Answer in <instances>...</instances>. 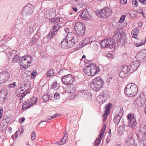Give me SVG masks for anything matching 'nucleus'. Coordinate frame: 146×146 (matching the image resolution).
Returning a JSON list of instances; mask_svg holds the SVG:
<instances>
[{"label":"nucleus","mask_w":146,"mask_h":146,"mask_svg":"<svg viewBox=\"0 0 146 146\" xmlns=\"http://www.w3.org/2000/svg\"><path fill=\"white\" fill-rule=\"evenodd\" d=\"M78 41V38L76 35L72 36L70 39H69V37H65L59 44V45L63 48L66 49L70 48L74 46L76 43Z\"/></svg>","instance_id":"obj_1"},{"label":"nucleus","mask_w":146,"mask_h":146,"mask_svg":"<svg viewBox=\"0 0 146 146\" xmlns=\"http://www.w3.org/2000/svg\"><path fill=\"white\" fill-rule=\"evenodd\" d=\"M99 71V67L94 64H89L84 69V73L88 76H94Z\"/></svg>","instance_id":"obj_2"},{"label":"nucleus","mask_w":146,"mask_h":146,"mask_svg":"<svg viewBox=\"0 0 146 146\" xmlns=\"http://www.w3.org/2000/svg\"><path fill=\"white\" fill-rule=\"evenodd\" d=\"M138 91L137 86L135 84L131 83L128 84L124 90L125 94L129 97H133L137 93Z\"/></svg>","instance_id":"obj_3"},{"label":"nucleus","mask_w":146,"mask_h":146,"mask_svg":"<svg viewBox=\"0 0 146 146\" xmlns=\"http://www.w3.org/2000/svg\"><path fill=\"white\" fill-rule=\"evenodd\" d=\"M32 61V57L26 55L20 57L18 62L21 69L23 70L27 68L30 66V64Z\"/></svg>","instance_id":"obj_4"},{"label":"nucleus","mask_w":146,"mask_h":146,"mask_svg":"<svg viewBox=\"0 0 146 146\" xmlns=\"http://www.w3.org/2000/svg\"><path fill=\"white\" fill-rule=\"evenodd\" d=\"M104 83L102 79L98 76L92 80L90 86L94 91H97L102 88Z\"/></svg>","instance_id":"obj_5"},{"label":"nucleus","mask_w":146,"mask_h":146,"mask_svg":"<svg viewBox=\"0 0 146 146\" xmlns=\"http://www.w3.org/2000/svg\"><path fill=\"white\" fill-rule=\"evenodd\" d=\"M74 29L79 36H82L84 35L85 31V25L82 23H77L75 24Z\"/></svg>","instance_id":"obj_6"},{"label":"nucleus","mask_w":146,"mask_h":146,"mask_svg":"<svg viewBox=\"0 0 146 146\" xmlns=\"http://www.w3.org/2000/svg\"><path fill=\"white\" fill-rule=\"evenodd\" d=\"M115 116L113 119L114 122L116 124H118L123 115V111L120 108H114Z\"/></svg>","instance_id":"obj_7"},{"label":"nucleus","mask_w":146,"mask_h":146,"mask_svg":"<svg viewBox=\"0 0 146 146\" xmlns=\"http://www.w3.org/2000/svg\"><path fill=\"white\" fill-rule=\"evenodd\" d=\"M35 8L34 6L29 3L25 6L22 11V14L23 16H27L31 14L33 12Z\"/></svg>","instance_id":"obj_8"},{"label":"nucleus","mask_w":146,"mask_h":146,"mask_svg":"<svg viewBox=\"0 0 146 146\" xmlns=\"http://www.w3.org/2000/svg\"><path fill=\"white\" fill-rule=\"evenodd\" d=\"M60 27V26L58 24L54 25L51 29L47 37L49 39H51L54 37L57 34Z\"/></svg>","instance_id":"obj_9"},{"label":"nucleus","mask_w":146,"mask_h":146,"mask_svg":"<svg viewBox=\"0 0 146 146\" xmlns=\"http://www.w3.org/2000/svg\"><path fill=\"white\" fill-rule=\"evenodd\" d=\"M86 100H88L91 98V94L90 92L88 90H80L78 92V94ZM76 95H78L76 94Z\"/></svg>","instance_id":"obj_10"},{"label":"nucleus","mask_w":146,"mask_h":146,"mask_svg":"<svg viewBox=\"0 0 146 146\" xmlns=\"http://www.w3.org/2000/svg\"><path fill=\"white\" fill-rule=\"evenodd\" d=\"M62 80L63 83L64 84H71L73 82L74 79L71 74H69L63 76Z\"/></svg>","instance_id":"obj_11"},{"label":"nucleus","mask_w":146,"mask_h":146,"mask_svg":"<svg viewBox=\"0 0 146 146\" xmlns=\"http://www.w3.org/2000/svg\"><path fill=\"white\" fill-rule=\"evenodd\" d=\"M37 101L36 98L34 97L28 100L27 101L24 102L23 105L22 109L26 110L29 108L33 104L36 103Z\"/></svg>","instance_id":"obj_12"},{"label":"nucleus","mask_w":146,"mask_h":146,"mask_svg":"<svg viewBox=\"0 0 146 146\" xmlns=\"http://www.w3.org/2000/svg\"><path fill=\"white\" fill-rule=\"evenodd\" d=\"M130 71L131 72H132L131 69L129 68L127 66H124L119 73V76L122 78H125L127 76Z\"/></svg>","instance_id":"obj_13"},{"label":"nucleus","mask_w":146,"mask_h":146,"mask_svg":"<svg viewBox=\"0 0 146 146\" xmlns=\"http://www.w3.org/2000/svg\"><path fill=\"white\" fill-rule=\"evenodd\" d=\"M136 57L140 62L144 61L146 59V49H143L139 51L137 54Z\"/></svg>","instance_id":"obj_14"},{"label":"nucleus","mask_w":146,"mask_h":146,"mask_svg":"<svg viewBox=\"0 0 146 146\" xmlns=\"http://www.w3.org/2000/svg\"><path fill=\"white\" fill-rule=\"evenodd\" d=\"M44 13L45 17L49 19H52L56 14L54 9L51 8L46 10Z\"/></svg>","instance_id":"obj_15"},{"label":"nucleus","mask_w":146,"mask_h":146,"mask_svg":"<svg viewBox=\"0 0 146 146\" xmlns=\"http://www.w3.org/2000/svg\"><path fill=\"white\" fill-rule=\"evenodd\" d=\"M127 118L129 120L128 125L130 127H134L137 124V122L133 115L131 113H129L127 115Z\"/></svg>","instance_id":"obj_16"},{"label":"nucleus","mask_w":146,"mask_h":146,"mask_svg":"<svg viewBox=\"0 0 146 146\" xmlns=\"http://www.w3.org/2000/svg\"><path fill=\"white\" fill-rule=\"evenodd\" d=\"M145 100L144 97H141V96L137 97L133 104L136 106L141 107L144 105Z\"/></svg>","instance_id":"obj_17"},{"label":"nucleus","mask_w":146,"mask_h":146,"mask_svg":"<svg viewBox=\"0 0 146 146\" xmlns=\"http://www.w3.org/2000/svg\"><path fill=\"white\" fill-rule=\"evenodd\" d=\"M106 128V125L104 124L101 130V132L100 133L98 138L96 139L95 141V145L98 146L99 145L102 139L105 131Z\"/></svg>","instance_id":"obj_18"},{"label":"nucleus","mask_w":146,"mask_h":146,"mask_svg":"<svg viewBox=\"0 0 146 146\" xmlns=\"http://www.w3.org/2000/svg\"><path fill=\"white\" fill-rule=\"evenodd\" d=\"M110 15V9L108 8L105 7L99 12L98 17L102 18H106Z\"/></svg>","instance_id":"obj_19"},{"label":"nucleus","mask_w":146,"mask_h":146,"mask_svg":"<svg viewBox=\"0 0 146 146\" xmlns=\"http://www.w3.org/2000/svg\"><path fill=\"white\" fill-rule=\"evenodd\" d=\"M79 16L84 20L90 19L91 15L89 14L86 9H85L80 13Z\"/></svg>","instance_id":"obj_20"},{"label":"nucleus","mask_w":146,"mask_h":146,"mask_svg":"<svg viewBox=\"0 0 146 146\" xmlns=\"http://www.w3.org/2000/svg\"><path fill=\"white\" fill-rule=\"evenodd\" d=\"M105 110L103 113V121H105L107 119L108 116L110 113V103L106 104L104 108Z\"/></svg>","instance_id":"obj_21"},{"label":"nucleus","mask_w":146,"mask_h":146,"mask_svg":"<svg viewBox=\"0 0 146 146\" xmlns=\"http://www.w3.org/2000/svg\"><path fill=\"white\" fill-rule=\"evenodd\" d=\"M125 146H137L136 145L135 141L133 139V138L131 136L127 139L126 143H125Z\"/></svg>","instance_id":"obj_22"},{"label":"nucleus","mask_w":146,"mask_h":146,"mask_svg":"<svg viewBox=\"0 0 146 146\" xmlns=\"http://www.w3.org/2000/svg\"><path fill=\"white\" fill-rule=\"evenodd\" d=\"M27 86V84H25L21 87L20 92H19V94L21 95L26 94V95L27 93L30 92L28 91V89L26 87Z\"/></svg>","instance_id":"obj_23"},{"label":"nucleus","mask_w":146,"mask_h":146,"mask_svg":"<svg viewBox=\"0 0 146 146\" xmlns=\"http://www.w3.org/2000/svg\"><path fill=\"white\" fill-rule=\"evenodd\" d=\"M97 100L100 104H102L106 101V98L104 95V93H101L97 96Z\"/></svg>","instance_id":"obj_24"},{"label":"nucleus","mask_w":146,"mask_h":146,"mask_svg":"<svg viewBox=\"0 0 146 146\" xmlns=\"http://www.w3.org/2000/svg\"><path fill=\"white\" fill-rule=\"evenodd\" d=\"M131 70L133 69L134 71H136L139 65V62L138 60H136L135 61L132 62L130 64Z\"/></svg>","instance_id":"obj_25"},{"label":"nucleus","mask_w":146,"mask_h":146,"mask_svg":"<svg viewBox=\"0 0 146 146\" xmlns=\"http://www.w3.org/2000/svg\"><path fill=\"white\" fill-rule=\"evenodd\" d=\"M137 135L139 142L143 143L145 142V140L146 139V135L138 132Z\"/></svg>","instance_id":"obj_26"},{"label":"nucleus","mask_w":146,"mask_h":146,"mask_svg":"<svg viewBox=\"0 0 146 146\" xmlns=\"http://www.w3.org/2000/svg\"><path fill=\"white\" fill-rule=\"evenodd\" d=\"M109 39L108 38L102 40L101 43V47L102 48H109L110 46L109 45V42L108 41H109Z\"/></svg>","instance_id":"obj_27"},{"label":"nucleus","mask_w":146,"mask_h":146,"mask_svg":"<svg viewBox=\"0 0 146 146\" xmlns=\"http://www.w3.org/2000/svg\"><path fill=\"white\" fill-rule=\"evenodd\" d=\"M0 74H3L4 75L3 78L4 79L5 82L7 81L10 78V75L8 72L3 71L0 73Z\"/></svg>","instance_id":"obj_28"},{"label":"nucleus","mask_w":146,"mask_h":146,"mask_svg":"<svg viewBox=\"0 0 146 146\" xmlns=\"http://www.w3.org/2000/svg\"><path fill=\"white\" fill-rule=\"evenodd\" d=\"M26 22V21L25 19L23 20L22 23H20L16 25V27L19 30H22L24 27L25 26Z\"/></svg>","instance_id":"obj_29"},{"label":"nucleus","mask_w":146,"mask_h":146,"mask_svg":"<svg viewBox=\"0 0 146 146\" xmlns=\"http://www.w3.org/2000/svg\"><path fill=\"white\" fill-rule=\"evenodd\" d=\"M125 131V126L124 124H123L121 125L120 126L118 129V134L121 135H122Z\"/></svg>","instance_id":"obj_30"},{"label":"nucleus","mask_w":146,"mask_h":146,"mask_svg":"<svg viewBox=\"0 0 146 146\" xmlns=\"http://www.w3.org/2000/svg\"><path fill=\"white\" fill-rule=\"evenodd\" d=\"M64 30L65 32L67 33V34L65 35L66 37L68 38L69 37L68 36H69L70 35L74 34V33H72L71 31H72L71 28L70 27H65L64 28Z\"/></svg>","instance_id":"obj_31"},{"label":"nucleus","mask_w":146,"mask_h":146,"mask_svg":"<svg viewBox=\"0 0 146 146\" xmlns=\"http://www.w3.org/2000/svg\"><path fill=\"white\" fill-rule=\"evenodd\" d=\"M6 54L7 55H9L10 57L15 56L16 55V51L15 50H12L10 48H9L6 51Z\"/></svg>","instance_id":"obj_32"},{"label":"nucleus","mask_w":146,"mask_h":146,"mask_svg":"<svg viewBox=\"0 0 146 146\" xmlns=\"http://www.w3.org/2000/svg\"><path fill=\"white\" fill-rule=\"evenodd\" d=\"M110 51L113 52L115 50V43L113 40H110Z\"/></svg>","instance_id":"obj_33"},{"label":"nucleus","mask_w":146,"mask_h":146,"mask_svg":"<svg viewBox=\"0 0 146 146\" xmlns=\"http://www.w3.org/2000/svg\"><path fill=\"white\" fill-rule=\"evenodd\" d=\"M60 22V19L59 18L56 17L54 19L52 18L51 19L49 23L52 24H55L58 23Z\"/></svg>","instance_id":"obj_34"},{"label":"nucleus","mask_w":146,"mask_h":146,"mask_svg":"<svg viewBox=\"0 0 146 146\" xmlns=\"http://www.w3.org/2000/svg\"><path fill=\"white\" fill-rule=\"evenodd\" d=\"M139 133L146 135V125L143 127L141 126L140 128Z\"/></svg>","instance_id":"obj_35"},{"label":"nucleus","mask_w":146,"mask_h":146,"mask_svg":"<svg viewBox=\"0 0 146 146\" xmlns=\"http://www.w3.org/2000/svg\"><path fill=\"white\" fill-rule=\"evenodd\" d=\"M139 29L137 28L133 29L131 32L132 36H136L138 33Z\"/></svg>","instance_id":"obj_36"},{"label":"nucleus","mask_w":146,"mask_h":146,"mask_svg":"<svg viewBox=\"0 0 146 146\" xmlns=\"http://www.w3.org/2000/svg\"><path fill=\"white\" fill-rule=\"evenodd\" d=\"M120 29H117L115 30L114 32V35L113 36V38H118L120 34Z\"/></svg>","instance_id":"obj_37"},{"label":"nucleus","mask_w":146,"mask_h":146,"mask_svg":"<svg viewBox=\"0 0 146 146\" xmlns=\"http://www.w3.org/2000/svg\"><path fill=\"white\" fill-rule=\"evenodd\" d=\"M90 39L89 38L87 37L85 38L82 43V45L84 46L86 45L89 44L90 42Z\"/></svg>","instance_id":"obj_38"},{"label":"nucleus","mask_w":146,"mask_h":146,"mask_svg":"<svg viewBox=\"0 0 146 146\" xmlns=\"http://www.w3.org/2000/svg\"><path fill=\"white\" fill-rule=\"evenodd\" d=\"M80 1L79 0H70V3L73 5H78Z\"/></svg>","instance_id":"obj_39"},{"label":"nucleus","mask_w":146,"mask_h":146,"mask_svg":"<svg viewBox=\"0 0 146 146\" xmlns=\"http://www.w3.org/2000/svg\"><path fill=\"white\" fill-rule=\"evenodd\" d=\"M54 73V70H50L48 71L46 73V76L48 77H50L52 76Z\"/></svg>","instance_id":"obj_40"},{"label":"nucleus","mask_w":146,"mask_h":146,"mask_svg":"<svg viewBox=\"0 0 146 146\" xmlns=\"http://www.w3.org/2000/svg\"><path fill=\"white\" fill-rule=\"evenodd\" d=\"M19 55L16 54L15 55V56L13 58V60H12L13 62L14 63L17 62L18 60H19Z\"/></svg>","instance_id":"obj_41"},{"label":"nucleus","mask_w":146,"mask_h":146,"mask_svg":"<svg viewBox=\"0 0 146 146\" xmlns=\"http://www.w3.org/2000/svg\"><path fill=\"white\" fill-rule=\"evenodd\" d=\"M34 31V28L33 27H31L29 29L28 33H26V34L28 36L31 35V34Z\"/></svg>","instance_id":"obj_42"},{"label":"nucleus","mask_w":146,"mask_h":146,"mask_svg":"<svg viewBox=\"0 0 146 146\" xmlns=\"http://www.w3.org/2000/svg\"><path fill=\"white\" fill-rule=\"evenodd\" d=\"M59 85L57 84L56 82H54L53 83L52 85V88L55 90H57L58 88Z\"/></svg>","instance_id":"obj_43"},{"label":"nucleus","mask_w":146,"mask_h":146,"mask_svg":"<svg viewBox=\"0 0 146 146\" xmlns=\"http://www.w3.org/2000/svg\"><path fill=\"white\" fill-rule=\"evenodd\" d=\"M49 98V95L47 94H44L43 97V100L45 102H46L48 100Z\"/></svg>","instance_id":"obj_44"},{"label":"nucleus","mask_w":146,"mask_h":146,"mask_svg":"<svg viewBox=\"0 0 146 146\" xmlns=\"http://www.w3.org/2000/svg\"><path fill=\"white\" fill-rule=\"evenodd\" d=\"M60 97V94L57 93H55L54 94V100H58L59 99Z\"/></svg>","instance_id":"obj_45"},{"label":"nucleus","mask_w":146,"mask_h":146,"mask_svg":"<svg viewBox=\"0 0 146 146\" xmlns=\"http://www.w3.org/2000/svg\"><path fill=\"white\" fill-rule=\"evenodd\" d=\"M66 140L62 138L60 141L58 142V144L60 145H62L66 143Z\"/></svg>","instance_id":"obj_46"},{"label":"nucleus","mask_w":146,"mask_h":146,"mask_svg":"<svg viewBox=\"0 0 146 146\" xmlns=\"http://www.w3.org/2000/svg\"><path fill=\"white\" fill-rule=\"evenodd\" d=\"M24 95L23 94L21 95H20V94H17V96L18 97H19L21 96V98L20 99V101L21 103L23 101V98L26 95V94H25Z\"/></svg>","instance_id":"obj_47"},{"label":"nucleus","mask_w":146,"mask_h":146,"mask_svg":"<svg viewBox=\"0 0 146 146\" xmlns=\"http://www.w3.org/2000/svg\"><path fill=\"white\" fill-rule=\"evenodd\" d=\"M126 17V15H123L120 18V20L119 21V22L120 23H122L124 21L125 17Z\"/></svg>","instance_id":"obj_48"},{"label":"nucleus","mask_w":146,"mask_h":146,"mask_svg":"<svg viewBox=\"0 0 146 146\" xmlns=\"http://www.w3.org/2000/svg\"><path fill=\"white\" fill-rule=\"evenodd\" d=\"M3 76L4 75L3 74H0V84H2L5 82L4 79L3 78Z\"/></svg>","instance_id":"obj_49"},{"label":"nucleus","mask_w":146,"mask_h":146,"mask_svg":"<svg viewBox=\"0 0 146 146\" xmlns=\"http://www.w3.org/2000/svg\"><path fill=\"white\" fill-rule=\"evenodd\" d=\"M75 90V89L74 88H72V89H70V91L68 93H70L71 94H72V95H74V96H75L76 95L74 94Z\"/></svg>","instance_id":"obj_50"},{"label":"nucleus","mask_w":146,"mask_h":146,"mask_svg":"<svg viewBox=\"0 0 146 146\" xmlns=\"http://www.w3.org/2000/svg\"><path fill=\"white\" fill-rule=\"evenodd\" d=\"M36 137V134L35 132L33 131L31 134V139L32 140H34Z\"/></svg>","instance_id":"obj_51"},{"label":"nucleus","mask_w":146,"mask_h":146,"mask_svg":"<svg viewBox=\"0 0 146 146\" xmlns=\"http://www.w3.org/2000/svg\"><path fill=\"white\" fill-rule=\"evenodd\" d=\"M37 40L36 38H33L31 41V43L32 44H33L36 43L37 41Z\"/></svg>","instance_id":"obj_52"},{"label":"nucleus","mask_w":146,"mask_h":146,"mask_svg":"<svg viewBox=\"0 0 146 146\" xmlns=\"http://www.w3.org/2000/svg\"><path fill=\"white\" fill-rule=\"evenodd\" d=\"M132 4L137 7L138 5V3L136 0H133L132 2Z\"/></svg>","instance_id":"obj_53"},{"label":"nucleus","mask_w":146,"mask_h":146,"mask_svg":"<svg viewBox=\"0 0 146 146\" xmlns=\"http://www.w3.org/2000/svg\"><path fill=\"white\" fill-rule=\"evenodd\" d=\"M37 72L36 70H33L31 73V77L33 76H36V74Z\"/></svg>","instance_id":"obj_54"},{"label":"nucleus","mask_w":146,"mask_h":146,"mask_svg":"<svg viewBox=\"0 0 146 146\" xmlns=\"http://www.w3.org/2000/svg\"><path fill=\"white\" fill-rule=\"evenodd\" d=\"M16 86L15 82H14L12 84H10L9 85V87L10 88H14Z\"/></svg>","instance_id":"obj_55"},{"label":"nucleus","mask_w":146,"mask_h":146,"mask_svg":"<svg viewBox=\"0 0 146 146\" xmlns=\"http://www.w3.org/2000/svg\"><path fill=\"white\" fill-rule=\"evenodd\" d=\"M120 3L123 5H125L127 3V0H120Z\"/></svg>","instance_id":"obj_56"},{"label":"nucleus","mask_w":146,"mask_h":146,"mask_svg":"<svg viewBox=\"0 0 146 146\" xmlns=\"http://www.w3.org/2000/svg\"><path fill=\"white\" fill-rule=\"evenodd\" d=\"M144 43L145 42H140L139 43H136V46L137 47H139L140 46L143 45L144 44Z\"/></svg>","instance_id":"obj_57"},{"label":"nucleus","mask_w":146,"mask_h":146,"mask_svg":"<svg viewBox=\"0 0 146 146\" xmlns=\"http://www.w3.org/2000/svg\"><path fill=\"white\" fill-rule=\"evenodd\" d=\"M25 119L24 117H23L21 119L19 118V120L21 123H23L25 121Z\"/></svg>","instance_id":"obj_58"},{"label":"nucleus","mask_w":146,"mask_h":146,"mask_svg":"<svg viewBox=\"0 0 146 146\" xmlns=\"http://www.w3.org/2000/svg\"><path fill=\"white\" fill-rule=\"evenodd\" d=\"M58 116V115L57 114H55L54 115L51 116L52 119H53L54 118H55Z\"/></svg>","instance_id":"obj_59"},{"label":"nucleus","mask_w":146,"mask_h":146,"mask_svg":"<svg viewBox=\"0 0 146 146\" xmlns=\"http://www.w3.org/2000/svg\"><path fill=\"white\" fill-rule=\"evenodd\" d=\"M139 1L141 2L142 3L145 4L146 3V1L145 0H139Z\"/></svg>","instance_id":"obj_60"},{"label":"nucleus","mask_w":146,"mask_h":146,"mask_svg":"<svg viewBox=\"0 0 146 146\" xmlns=\"http://www.w3.org/2000/svg\"><path fill=\"white\" fill-rule=\"evenodd\" d=\"M72 9L73 10V11L75 12H77V8L75 7H72Z\"/></svg>","instance_id":"obj_61"},{"label":"nucleus","mask_w":146,"mask_h":146,"mask_svg":"<svg viewBox=\"0 0 146 146\" xmlns=\"http://www.w3.org/2000/svg\"><path fill=\"white\" fill-rule=\"evenodd\" d=\"M68 135L67 134H65L64 135L63 138L66 140V139L68 138Z\"/></svg>","instance_id":"obj_62"},{"label":"nucleus","mask_w":146,"mask_h":146,"mask_svg":"<svg viewBox=\"0 0 146 146\" xmlns=\"http://www.w3.org/2000/svg\"><path fill=\"white\" fill-rule=\"evenodd\" d=\"M3 113V110H1L0 109V116H1L2 117V114Z\"/></svg>","instance_id":"obj_63"},{"label":"nucleus","mask_w":146,"mask_h":146,"mask_svg":"<svg viewBox=\"0 0 146 146\" xmlns=\"http://www.w3.org/2000/svg\"><path fill=\"white\" fill-rule=\"evenodd\" d=\"M142 23L140 22L139 23V25L140 27H141L142 26Z\"/></svg>","instance_id":"obj_64"}]
</instances>
